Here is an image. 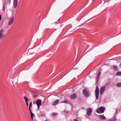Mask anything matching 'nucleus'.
Instances as JSON below:
<instances>
[{
    "instance_id": "nucleus-20",
    "label": "nucleus",
    "mask_w": 121,
    "mask_h": 121,
    "mask_svg": "<svg viewBox=\"0 0 121 121\" xmlns=\"http://www.w3.org/2000/svg\"><path fill=\"white\" fill-rule=\"evenodd\" d=\"M32 102H30V104H29V110H30V107L31 106V105H32Z\"/></svg>"
},
{
    "instance_id": "nucleus-12",
    "label": "nucleus",
    "mask_w": 121,
    "mask_h": 121,
    "mask_svg": "<svg viewBox=\"0 0 121 121\" xmlns=\"http://www.w3.org/2000/svg\"><path fill=\"white\" fill-rule=\"evenodd\" d=\"M99 117L100 118L103 120H105L106 119L105 117L103 115H100L99 116Z\"/></svg>"
},
{
    "instance_id": "nucleus-10",
    "label": "nucleus",
    "mask_w": 121,
    "mask_h": 121,
    "mask_svg": "<svg viewBox=\"0 0 121 121\" xmlns=\"http://www.w3.org/2000/svg\"><path fill=\"white\" fill-rule=\"evenodd\" d=\"M77 97V95L75 94H72L70 96V98L71 99H74Z\"/></svg>"
},
{
    "instance_id": "nucleus-4",
    "label": "nucleus",
    "mask_w": 121,
    "mask_h": 121,
    "mask_svg": "<svg viewBox=\"0 0 121 121\" xmlns=\"http://www.w3.org/2000/svg\"><path fill=\"white\" fill-rule=\"evenodd\" d=\"M87 112V115H90L92 112V110L91 108H88L86 109Z\"/></svg>"
},
{
    "instance_id": "nucleus-15",
    "label": "nucleus",
    "mask_w": 121,
    "mask_h": 121,
    "mask_svg": "<svg viewBox=\"0 0 121 121\" xmlns=\"http://www.w3.org/2000/svg\"><path fill=\"white\" fill-rule=\"evenodd\" d=\"M117 86L118 87H121V82H119L117 84Z\"/></svg>"
},
{
    "instance_id": "nucleus-8",
    "label": "nucleus",
    "mask_w": 121,
    "mask_h": 121,
    "mask_svg": "<svg viewBox=\"0 0 121 121\" xmlns=\"http://www.w3.org/2000/svg\"><path fill=\"white\" fill-rule=\"evenodd\" d=\"M105 89V86H104L103 87H101L100 90V94L101 95L103 94V92L104 91Z\"/></svg>"
},
{
    "instance_id": "nucleus-5",
    "label": "nucleus",
    "mask_w": 121,
    "mask_h": 121,
    "mask_svg": "<svg viewBox=\"0 0 121 121\" xmlns=\"http://www.w3.org/2000/svg\"><path fill=\"white\" fill-rule=\"evenodd\" d=\"M41 100L39 99L37 100L35 102V103L37 105L38 109L39 108L41 104Z\"/></svg>"
},
{
    "instance_id": "nucleus-22",
    "label": "nucleus",
    "mask_w": 121,
    "mask_h": 121,
    "mask_svg": "<svg viewBox=\"0 0 121 121\" xmlns=\"http://www.w3.org/2000/svg\"><path fill=\"white\" fill-rule=\"evenodd\" d=\"M114 69L115 70H117V67L116 66H114L113 67Z\"/></svg>"
},
{
    "instance_id": "nucleus-6",
    "label": "nucleus",
    "mask_w": 121,
    "mask_h": 121,
    "mask_svg": "<svg viewBox=\"0 0 121 121\" xmlns=\"http://www.w3.org/2000/svg\"><path fill=\"white\" fill-rule=\"evenodd\" d=\"M3 34V30H1L0 31V39H3L4 38V36Z\"/></svg>"
},
{
    "instance_id": "nucleus-25",
    "label": "nucleus",
    "mask_w": 121,
    "mask_h": 121,
    "mask_svg": "<svg viewBox=\"0 0 121 121\" xmlns=\"http://www.w3.org/2000/svg\"><path fill=\"white\" fill-rule=\"evenodd\" d=\"M37 96V95H34V96H33V98H35V97H36Z\"/></svg>"
},
{
    "instance_id": "nucleus-29",
    "label": "nucleus",
    "mask_w": 121,
    "mask_h": 121,
    "mask_svg": "<svg viewBox=\"0 0 121 121\" xmlns=\"http://www.w3.org/2000/svg\"><path fill=\"white\" fill-rule=\"evenodd\" d=\"M30 113H31V110H30Z\"/></svg>"
},
{
    "instance_id": "nucleus-26",
    "label": "nucleus",
    "mask_w": 121,
    "mask_h": 121,
    "mask_svg": "<svg viewBox=\"0 0 121 121\" xmlns=\"http://www.w3.org/2000/svg\"><path fill=\"white\" fill-rule=\"evenodd\" d=\"M73 121H78V120H77V119H75Z\"/></svg>"
},
{
    "instance_id": "nucleus-31",
    "label": "nucleus",
    "mask_w": 121,
    "mask_h": 121,
    "mask_svg": "<svg viewBox=\"0 0 121 121\" xmlns=\"http://www.w3.org/2000/svg\"><path fill=\"white\" fill-rule=\"evenodd\" d=\"M106 2L105 1L104 2V3H105Z\"/></svg>"
},
{
    "instance_id": "nucleus-17",
    "label": "nucleus",
    "mask_w": 121,
    "mask_h": 121,
    "mask_svg": "<svg viewBox=\"0 0 121 121\" xmlns=\"http://www.w3.org/2000/svg\"><path fill=\"white\" fill-rule=\"evenodd\" d=\"M34 114L32 113V112H31V117L32 119L33 117L34 116Z\"/></svg>"
},
{
    "instance_id": "nucleus-9",
    "label": "nucleus",
    "mask_w": 121,
    "mask_h": 121,
    "mask_svg": "<svg viewBox=\"0 0 121 121\" xmlns=\"http://www.w3.org/2000/svg\"><path fill=\"white\" fill-rule=\"evenodd\" d=\"M17 0H14L13 1V6L14 8H16L17 4Z\"/></svg>"
},
{
    "instance_id": "nucleus-14",
    "label": "nucleus",
    "mask_w": 121,
    "mask_h": 121,
    "mask_svg": "<svg viewBox=\"0 0 121 121\" xmlns=\"http://www.w3.org/2000/svg\"><path fill=\"white\" fill-rule=\"evenodd\" d=\"M116 119L115 117H113L112 119L109 120V121H116Z\"/></svg>"
},
{
    "instance_id": "nucleus-13",
    "label": "nucleus",
    "mask_w": 121,
    "mask_h": 121,
    "mask_svg": "<svg viewBox=\"0 0 121 121\" xmlns=\"http://www.w3.org/2000/svg\"><path fill=\"white\" fill-rule=\"evenodd\" d=\"M116 75H121V71L119 72L116 73Z\"/></svg>"
},
{
    "instance_id": "nucleus-24",
    "label": "nucleus",
    "mask_w": 121,
    "mask_h": 121,
    "mask_svg": "<svg viewBox=\"0 0 121 121\" xmlns=\"http://www.w3.org/2000/svg\"><path fill=\"white\" fill-rule=\"evenodd\" d=\"M26 105L27 106H28V104L27 102H26Z\"/></svg>"
},
{
    "instance_id": "nucleus-28",
    "label": "nucleus",
    "mask_w": 121,
    "mask_h": 121,
    "mask_svg": "<svg viewBox=\"0 0 121 121\" xmlns=\"http://www.w3.org/2000/svg\"><path fill=\"white\" fill-rule=\"evenodd\" d=\"M44 121H48V120L47 119H46Z\"/></svg>"
},
{
    "instance_id": "nucleus-3",
    "label": "nucleus",
    "mask_w": 121,
    "mask_h": 121,
    "mask_svg": "<svg viewBox=\"0 0 121 121\" xmlns=\"http://www.w3.org/2000/svg\"><path fill=\"white\" fill-rule=\"evenodd\" d=\"M95 92L96 99H97L98 98V96L99 92V89L98 87V86H97L96 87Z\"/></svg>"
},
{
    "instance_id": "nucleus-23",
    "label": "nucleus",
    "mask_w": 121,
    "mask_h": 121,
    "mask_svg": "<svg viewBox=\"0 0 121 121\" xmlns=\"http://www.w3.org/2000/svg\"><path fill=\"white\" fill-rule=\"evenodd\" d=\"M11 2V1L10 0H9L8 1V3L10 4V3Z\"/></svg>"
},
{
    "instance_id": "nucleus-21",
    "label": "nucleus",
    "mask_w": 121,
    "mask_h": 121,
    "mask_svg": "<svg viewBox=\"0 0 121 121\" xmlns=\"http://www.w3.org/2000/svg\"><path fill=\"white\" fill-rule=\"evenodd\" d=\"M61 103H64L65 104L68 103V101H67L65 100L61 102Z\"/></svg>"
},
{
    "instance_id": "nucleus-2",
    "label": "nucleus",
    "mask_w": 121,
    "mask_h": 121,
    "mask_svg": "<svg viewBox=\"0 0 121 121\" xmlns=\"http://www.w3.org/2000/svg\"><path fill=\"white\" fill-rule=\"evenodd\" d=\"M105 110L104 108L103 107H100L98 110H97L96 111L98 113H103L104 112Z\"/></svg>"
},
{
    "instance_id": "nucleus-19",
    "label": "nucleus",
    "mask_w": 121,
    "mask_h": 121,
    "mask_svg": "<svg viewBox=\"0 0 121 121\" xmlns=\"http://www.w3.org/2000/svg\"><path fill=\"white\" fill-rule=\"evenodd\" d=\"M24 98L25 99V101L26 102H27L28 100V99L26 97H24Z\"/></svg>"
},
{
    "instance_id": "nucleus-30",
    "label": "nucleus",
    "mask_w": 121,
    "mask_h": 121,
    "mask_svg": "<svg viewBox=\"0 0 121 121\" xmlns=\"http://www.w3.org/2000/svg\"><path fill=\"white\" fill-rule=\"evenodd\" d=\"M59 19H59L57 21H59Z\"/></svg>"
},
{
    "instance_id": "nucleus-16",
    "label": "nucleus",
    "mask_w": 121,
    "mask_h": 121,
    "mask_svg": "<svg viewBox=\"0 0 121 121\" xmlns=\"http://www.w3.org/2000/svg\"><path fill=\"white\" fill-rule=\"evenodd\" d=\"M57 113H53L52 114V115L53 116H55L57 115Z\"/></svg>"
},
{
    "instance_id": "nucleus-11",
    "label": "nucleus",
    "mask_w": 121,
    "mask_h": 121,
    "mask_svg": "<svg viewBox=\"0 0 121 121\" xmlns=\"http://www.w3.org/2000/svg\"><path fill=\"white\" fill-rule=\"evenodd\" d=\"M59 100L58 99H57L56 101H54L52 103V105H55L57 104H58L59 102Z\"/></svg>"
},
{
    "instance_id": "nucleus-1",
    "label": "nucleus",
    "mask_w": 121,
    "mask_h": 121,
    "mask_svg": "<svg viewBox=\"0 0 121 121\" xmlns=\"http://www.w3.org/2000/svg\"><path fill=\"white\" fill-rule=\"evenodd\" d=\"M83 94L84 96L87 97L90 95V92L88 91L86 89H84L82 91Z\"/></svg>"
},
{
    "instance_id": "nucleus-7",
    "label": "nucleus",
    "mask_w": 121,
    "mask_h": 121,
    "mask_svg": "<svg viewBox=\"0 0 121 121\" xmlns=\"http://www.w3.org/2000/svg\"><path fill=\"white\" fill-rule=\"evenodd\" d=\"M14 18L13 17H11L9 19L8 25H10L13 23L14 20Z\"/></svg>"
},
{
    "instance_id": "nucleus-27",
    "label": "nucleus",
    "mask_w": 121,
    "mask_h": 121,
    "mask_svg": "<svg viewBox=\"0 0 121 121\" xmlns=\"http://www.w3.org/2000/svg\"><path fill=\"white\" fill-rule=\"evenodd\" d=\"M119 67L120 68H121V63Z\"/></svg>"
},
{
    "instance_id": "nucleus-18",
    "label": "nucleus",
    "mask_w": 121,
    "mask_h": 121,
    "mask_svg": "<svg viewBox=\"0 0 121 121\" xmlns=\"http://www.w3.org/2000/svg\"><path fill=\"white\" fill-rule=\"evenodd\" d=\"M100 75V72H99L97 76V78L98 79Z\"/></svg>"
}]
</instances>
